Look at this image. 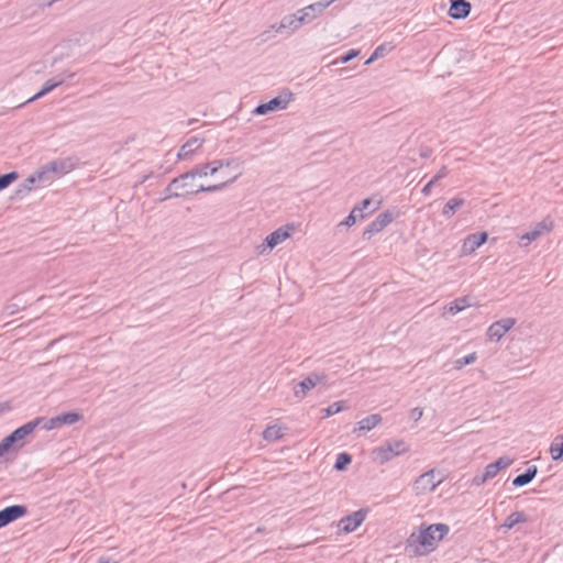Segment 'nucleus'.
<instances>
[{
	"label": "nucleus",
	"mask_w": 563,
	"mask_h": 563,
	"mask_svg": "<svg viewBox=\"0 0 563 563\" xmlns=\"http://www.w3.org/2000/svg\"><path fill=\"white\" fill-rule=\"evenodd\" d=\"M476 358H477V355H476L475 352H473L471 354H467V355H465L463 357H460V358L455 360L454 367L456 369H461V368H463L466 365L473 364L476 361Z\"/></svg>",
	"instance_id": "obj_34"
},
{
	"label": "nucleus",
	"mask_w": 563,
	"mask_h": 563,
	"mask_svg": "<svg viewBox=\"0 0 563 563\" xmlns=\"http://www.w3.org/2000/svg\"><path fill=\"white\" fill-rule=\"evenodd\" d=\"M422 417V409L421 408H413L411 411H410V418H412L413 420H419L420 418Z\"/></svg>",
	"instance_id": "obj_46"
},
{
	"label": "nucleus",
	"mask_w": 563,
	"mask_h": 563,
	"mask_svg": "<svg viewBox=\"0 0 563 563\" xmlns=\"http://www.w3.org/2000/svg\"><path fill=\"white\" fill-rule=\"evenodd\" d=\"M367 514V508H361L352 512L351 515H347L344 518H342L339 522V528L344 533H351L363 523Z\"/></svg>",
	"instance_id": "obj_11"
},
{
	"label": "nucleus",
	"mask_w": 563,
	"mask_h": 563,
	"mask_svg": "<svg viewBox=\"0 0 563 563\" xmlns=\"http://www.w3.org/2000/svg\"><path fill=\"white\" fill-rule=\"evenodd\" d=\"M555 441H559L563 444V433L555 438Z\"/></svg>",
	"instance_id": "obj_52"
},
{
	"label": "nucleus",
	"mask_w": 563,
	"mask_h": 563,
	"mask_svg": "<svg viewBox=\"0 0 563 563\" xmlns=\"http://www.w3.org/2000/svg\"><path fill=\"white\" fill-rule=\"evenodd\" d=\"M441 484V479L435 481V470H430L416 478L412 490L416 495H423L434 490Z\"/></svg>",
	"instance_id": "obj_7"
},
{
	"label": "nucleus",
	"mask_w": 563,
	"mask_h": 563,
	"mask_svg": "<svg viewBox=\"0 0 563 563\" xmlns=\"http://www.w3.org/2000/svg\"><path fill=\"white\" fill-rule=\"evenodd\" d=\"M421 156H422V157H428V156H429V154H428V152H424V153H422V154H421Z\"/></svg>",
	"instance_id": "obj_53"
},
{
	"label": "nucleus",
	"mask_w": 563,
	"mask_h": 563,
	"mask_svg": "<svg viewBox=\"0 0 563 563\" xmlns=\"http://www.w3.org/2000/svg\"><path fill=\"white\" fill-rule=\"evenodd\" d=\"M527 521V516L523 511H515V512H511L504 521L503 523V527L506 528V529H511L514 528L516 525L518 523H521V522H526Z\"/></svg>",
	"instance_id": "obj_29"
},
{
	"label": "nucleus",
	"mask_w": 563,
	"mask_h": 563,
	"mask_svg": "<svg viewBox=\"0 0 563 563\" xmlns=\"http://www.w3.org/2000/svg\"><path fill=\"white\" fill-rule=\"evenodd\" d=\"M512 463V459L508 456H501L497 459L495 462L489 463L485 466L484 472L488 476L489 479L494 478L501 470L507 468Z\"/></svg>",
	"instance_id": "obj_21"
},
{
	"label": "nucleus",
	"mask_w": 563,
	"mask_h": 563,
	"mask_svg": "<svg viewBox=\"0 0 563 563\" xmlns=\"http://www.w3.org/2000/svg\"><path fill=\"white\" fill-rule=\"evenodd\" d=\"M12 442L9 440L8 437H5L1 442H0V456L8 452L9 449L12 446Z\"/></svg>",
	"instance_id": "obj_44"
},
{
	"label": "nucleus",
	"mask_w": 563,
	"mask_h": 563,
	"mask_svg": "<svg viewBox=\"0 0 563 563\" xmlns=\"http://www.w3.org/2000/svg\"><path fill=\"white\" fill-rule=\"evenodd\" d=\"M8 405L7 404H0V412H2L4 409H8Z\"/></svg>",
	"instance_id": "obj_51"
},
{
	"label": "nucleus",
	"mask_w": 563,
	"mask_h": 563,
	"mask_svg": "<svg viewBox=\"0 0 563 563\" xmlns=\"http://www.w3.org/2000/svg\"><path fill=\"white\" fill-rule=\"evenodd\" d=\"M301 20L302 19H300V14L297 11L294 14L285 15L278 24L272 25L271 29L277 33H285L286 35H290L295 31H297L301 25H303V22H301Z\"/></svg>",
	"instance_id": "obj_13"
},
{
	"label": "nucleus",
	"mask_w": 563,
	"mask_h": 563,
	"mask_svg": "<svg viewBox=\"0 0 563 563\" xmlns=\"http://www.w3.org/2000/svg\"><path fill=\"white\" fill-rule=\"evenodd\" d=\"M27 512L24 505H12L0 510V529L22 518Z\"/></svg>",
	"instance_id": "obj_15"
},
{
	"label": "nucleus",
	"mask_w": 563,
	"mask_h": 563,
	"mask_svg": "<svg viewBox=\"0 0 563 563\" xmlns=\"http://www.w3.org/2000/svg\"><path fill=\"white\" fill-rule=\"evenodd\" d=\"M449 175L446 166H442L438 173L431 178V184H437L439 180L445 178Z\"/></svg>",
	"instance_id": "obj_42"
},
{
	"label": "nucleus",
	"mask_w": 563,
	"mask_h": 563,
	"mask_svg": "<svg viewBox=\"0 0 563 563\" xmlns=\"http://www.w3.org/2000/svg\"><path fill=\"white\" fill-rule=\"evenodd\" d=\"M7 309L9 310V314H13L18 308H15L13 305H10L7 307Z\"/></svg>",
	"instance_id": "obj_49"
},
{
	"label": "nucleus",
	"mask_w": 563,
	"mask_h": 563,
	"mask_svg": "<svg viewBox=\"0 0 563 563\" xmlns=\"http://www.w3.org/2000/svg\"><path fill=\"white\" fill-rule=\"evenodd\" d=\"M271 32H272L271 30H266L263 33H261V35H260L261 36V41L262 42L268 41L272 37Z\"/></svg>",
	"instance_id": "obj_48"
},
{
	"label": "nucleus",
	"mask_w": 563,
	"mask_h": 563,
	"mask_svg": "<svg viewBox=\"0 0 563 563\" xmlns=\"http://www.w3.org/2000/svg\"><path fill=\"white\" fill-rule=\"evenodd\" d=\"M357 216H356V210H351V212L349 213V216L340 223L341 225H345L347 228L352 227L353 224H355L356 220H357Z\"/></svg>",
	"instance_id": "obj_41"
},
{
	"label": "nucleus",
	"mask_w": 563,
	"mask_h": 563,
	"mask_svg": "<svg viewBox=\"0 0 563 563\" xmlns=\"http://www.w3.org/2000/svg\"><path fill=\"white\" fill-rule=\"evenodd\" d=\"M383 418L378 413L369 415L357 422L358 430L371 431L382 422Z\"/></svg>",
	"instance_id": "obj_25"
},
{
	"label": "nucleus",
	"mask_w": 563,
	"mask_h": 563,
	"mask_svg": "<svg viewBox=\"0 0 563 563\" xmlns=\"http://www.w3.org/2000/svg\"><path fill=\"white\" fill-rule=\"evenodd\" d=\"M351 462L352 455L346 452H342L336 456L334 468L340 472L345 471L347 466L351 464Z\"/></svg>",
	"instance_id": "obj_30"
},
{
	"label": "nucleus",
	"mask_w": 563,
	"mask_h": 563,
	"mask_svg": "<svg viewBox=\"0 0 563 563\" xmlns=\"http://www.w3.org/2000/svg\"><path fill=\"white\" fill-rule=\"evenodd\" d=\"M328 376L324 373H311L294 387L296 398L302 399L308 391L319 384H327Z\"/></svg>",
	"instance_id": "obj_6"
},
{
	"label": "nucleus",
	"mask_w": 563,
	"mask_h": 563,
	"mask_svg": "<svg viewBox=\"0 0 563 563\" xmlns=\"http://www.w3.org/2000/svg\"><path fill=\"white\" fill-rule=\"evenodd\" d=\"M395 46L391 43H383L374 49V57L382 58L390 53Z\"/></svg>",
	"instance_id": "obj_38"
},
{
	"label": "nucleus",
	"mask_w": 563,
	"mask_h": 563,
	"mask_svg": "<svg viewBox=\"0 0 563 563\" xmlns=\"http://www.w3.org/2000/svg\"><path fill=\"white\" fill-rule=\"evenodd\" d=\"M243 173L239 158L213 161V191L222 190L228 184L234 183Z\"/></svg>",
	"instance_id": "obj_2"
},
{
	"label": "nucleus",
	"mask_w": 563,
	"mask_h": 563,
	"mask_svg": "<svg viewBox=\"0 0 563 563\" xmlns=\"http://www.w3.org/2000/svg\"><path fill=\"white\" fill-rule=\"evenodd\" d=\"M435 184H431V179L424 185V187L422 188L421 192L423 196H429L431 194V190H432V187L434 186Z\"/></svg>",
	"instance_id": "obj_47"
},
{
	"label": "nucleus",
	"mask_w": 563,
	"mask_h": 563,
	"mask_svg": "<svg viewBox=\"0 0 563 563\" xmlns=\"http://www.w3.org/2000/svg\"><path fill=\"white\" fill-rule=\"evenodd\" d=\"M44 181H46L44 178V172H41V169H40L36 173L29 176L27 178H25L19 185L18 189L15 190V195L23 197L32 190V188L35 184H41Z\"/></svg>",
	"instance_id": "obj_20"
},
{
	"label": "nucleus",
	"mask_w": 563,
	"mask_h": 563,
	"mask_svg": "<svg viewBox=\"0 0 563 563\" xmlns=\"http://www.w3.org/2000/svg\"><path fill=\"white\" fill-rule=\"evenodd\" d=\"M75 167V163L73 158L66 157V158H59L55 159L45 166L41 168V172H44V178L45 180H49V174L56 173V174H67L70 170H73Z\"/></svg>",
	"instance_id": "obj_12"
},
{
	"label": "nucleus",
	"mask_w": 563,
	"mask_h": 563,
	"mask_svg": "<svg viewBox=\"0 0 563 563\" xmlns=\"http://www.w3.org/2000/svg\"><path fill=\"white\" fill-rule=\"evenodd\" d=\"M210 168V163L203 164L200 168H194L184 175H188L186 179V184L190 186H195L196 190L189 192V195H195L202 191H211V185L207 184L208 169Z\"/></svg>",
	"instance_id": "obj_5"
},
{
	"label": "nucleus",
	"mask_w": 563,
	"mask_h": 563,
	"mask_svg": "<svg viewBox=\"0 0 563 563\" xmlns=\"http://www.w3.org/2000/svg\"><path fill=\"white\" fill-rule=\"evenodd\" d=\"M40 426H42V428L44 430L49 431V430H53V429L59 427V420H58L57 416L53 417V418H49V419L43 418V421L41 422Z\"/></svg>",
	"instance_id": "obj_39"
},
{
	"label": "nucleus",
	"mask_w": 563,
	"mask_h": 563,
	"mask_svg": "<svg viewBox=\"0 0 563 563\" xmlns=\"http://www.w3.org/2000/svg\"><path fill=\"white\" fill-rule=\"evenodd\" d=\"M515 324V318H504L495 321L489 325L487 336L490 340L499 341Z\"/></svg>",
	"instance_id": "obj_14"
},
{
	"label": "nucleus",
	"mask_w": 563,
	"mask_h": 563,
	"mask_svg": "<svg viewBox=\"0 0 563 563\" xmlns=\"http://www.w3.org/2000/svg\"><path fill=\"white\" fill-rule=\"evenodd\" d=\"M336 0H323L318 1L314 3H311L300 10H298V13L300 14L301 22L303 24H308L312 22L316 18L321 15L332 3H334Z\"/></svg>",
	"instance_id": "obj_9"
},
{
	"label": "nucleus",
	"mask_w": 563,
	"mask_h": 563,
	"mask_svg": "<svg viewBox=\"0 0 563 563\" xmlns=\"http://www.w3.org/2000/svg\"><path fill=\"white\" fill-rule=\"evenodd\" d=\"M380 201L376 203L373 202L371 198H365L361 201L360 205L355 206L352 210H356V216L358 220L366 218L368 214H372L379 208Z\"/></svg>",
	"instance_id": "obj_22"
},
{
	"label": "nucleus",
	"mask_w": 563,
	"mask_h": 563,
	"mask_svg": "<svg viewBox=\"0 0 563 563\" xmlns=\"http://www.w3.org/2000/svg\"><path fill=\"white\" fill-rule=\"evenodd\" d=\"M409 449L410 446L404 440L390 439L385 441L380 446L375 448L372 454L374 459L383 465L394 457L407 453Z\"/></svg>",
	"instance_id": "obj_3"
},
{
	"label": "nucleus",
	"mask_w": 563,
	"mask_h": 563,
	"mask_svg": "<svg viewBox=\"0 0 563 563\" xmlns=\"http://www.w3.org/2000/svg\"><path fill=\"white\" fill-rule=\"evenodd\" d=\"M395 219L394 212L390 210H386L378 214L375 220H373L364 230L363 239L369 240L376 233L383 231L389 223H391Z\"/></svg>",
	"instance_id": "obj_8"
},
{
	"label": "nucleus",
	"mask_w": 563,
	"mask_h": 563,
	"mask_svg": "<svg viewBox=\"0 0 563 563\" xmlns=\"http://www.w3.org/2000/svg\"><path fill=\"white\" fill-rule=\"evenodd\" d=\"M64 82V78L59 79H48L44 82L43 87L38 92H36L32 98L27 100V102H32L33 100H36L46 93L51 92L56 87L60 86Z\"/></svg>",
	"instance_id": "obj_26"
},
{
	"label": "nucleus",
	"mask_w": 563,
	"mask_h": 563,
	"mask_svg": "<svg viewBox=\"0 0 563 563\" xmlns=\"http://www.w3.org/2000/svg\"><path fill=\"white\" fill-rule=\"evenodd\" d=\"M262 437L267 442H275L284 437V431L282 427L273 424L264 429Z\"/></svg>",
	"instance_id": "obj_27"
},
{
	"label": "nucleus",
	"mask_w": 563,
	"mask_h": 563,
	"mask_svg": "<svg viewBox=\"0 0 563 563\" xmlns=\"http://www.w3.org/2000/svg\"><path fill=\"white\" fill-rule=\"evenodd\" d=\"M488 240V234L486 231H481L476 233L468 234L462 244V253L463 254H472L478 247H481Z\"/></svg>",
	"instance_id": "obj_16"
},
{
	"label": "nucleus",
	"mask_w": 563,
	"mask_h": 563,
	"mask_svg": "<svg viewBox=\"0 0 563 563\" xmlns=\"http://www.w3.org/2000/svg\"><path fill=\"white\" fill-rule=\"evenodd\" d=\"M375 59H378V57H374V53L371 55V57L366 60L365 64H371L372 62H374Z\"/></svg>",
	"instance_id": "obj_50"
},
{
	"label": "nucleus",
	"mask_w": 563,
	"mask_h": 563,
	"mask_svg": "<svg viewBox=\"0 0 563 563\" xmlns=\"http://www.w3.org/2000/svg\"><path fill=\"white\" fill-rule=\"evenodd\" d=\"M292 229V225L278 228L265 238L263 245L269 250H273L276 245L290 238Z\"/></svg>",
	"instance_id": "obj_17"
},
{
	"label": "nucleus",
	"mask_w": 563,
	"mask_h": 563,
	"mask_svg": "<svg viewBox=\"0 0 563 563\" xmlns=\"http://www.w3.org/2000/svg\"><path fill=\"white\" fill-rule=\"evenodd\" d=\"M537 473L538 467L536 465H531L523 473L517 475L512 479V485L515 487H522L525 485H528L536 477Z\"/></svg>",
	"instance_id": "obj_24"
},
{
	"label": "nucleus",
	"mask_w": 563,
	"mask_h": 563,
	"mask_svg": "<svg viewBox=\"0 0 563 563\" xmlns=\"http://www.w3.org/2000/svg\"><path fill=\"white\" fill-rule=\"evenodd\" d=\"M465 200L463 198L454 197L450 199L442 209V214L445 218H451L459 208L464 206Z\"/></svg>",
	"instance_id": "obj_28"
},
{
	"label": "nucleus",
	"mask_w": 563,
	"mask_h": 563,
	"mask_svg": "<svg viewBox=\"0 0 563 563\" xmlns=\"http://www.w3.org/2000/svg\"><path fill=\"white\" fill-rule=\"evenodd\" d=\"M59 420V427L62 424H74L80 419V415L76 412H66L57 416Z\"/></svg>",
	"instance_id": "obj_33"
},
{
	"label": "nucleus",
	"mask_w": 563,
	"mask_h": 563,
	"mask_svg": "<svg viewBox=\"0 0 563 563\" xmlns=\"http://www.w3.org/2000/svg\"><path fill=\"white\" fill-rule=\"evenodd\" d=\"M42 421V417L35 418L34 420L29 421L23 426L16 428L7 437L12 442V444H15L16 442L23 440L26 435L31 434L35 430V428L41 424Z\"/></svg>",
	"instance_id": "obj_18"
},
{
	"label": "nucleus",
	"mask_w": 563,
	"mask_h": 563,
	"mask_svg": "<svg viewBox=\"0 0 563 563\" xmlns=\"http://www.w3.org/2000/svg\"><path fill=\"white\" fill-rule=\"evenodd\" d=\"M188 175H180L179 177L174 178L165 189V199L172 197H185L189 196L195 189V186L187 185L185 181Z\"/></svg>",
	"instance_id": "obj_10"
},
{
	"label": "nucleus",
	"mask_w": 563,
	"mask_h": 563,
	"mask_svg": "<svg viewBox=\"0 0 563 563\" xmlns=\"http://www.w3.org/2000/svg\"><path fill=\"white\" fill-rule=\"evenodd\" d=\"M534 229H539L543 232L545 231H550L552 229V221H550L549 223L547 222V220H543L541 222H539Z\"/></svg>",
	"instance_id": "obj_45"
},
{
	"label": "nucleus",
	"mask_w": 563,
	"mask_h": 563,
	"mask_svg": "<svg viewBox=\"0 0 563 563\" xmlns=\"http://www.w3.org/2000/svg\"><path fill=\"white\" fill-rule=\"evenodd\" d=\"M358 55V51L356 49H349L346 53H344L342 56H340L334 63L335 64H346L353 58H355Z\"/></svg>",
	"instance_id": "obj_40"
},
{
	"label": "nucleus",
	"mask_w": 563,
	"mask_h": 563,
	"mask_svg": "<svg viewBox=\"0 0 563 563\" xmlns=\"http://www.w3.org/2000/svg\"><path fill=\"white\" fill-rule=\"evenodd\" d=\"M541 234H542V231L539 229H533L531 231H528L523 235H521V238H520L521 244L527 246L529 243L537 240Z\"/></svg>",
	"instance_id": "obj_37"
},
{
	"label": "nucleus",
	"mask_w": 563,
	"mask_h": 563,
	"mask_svg": "<svg viewBox=\"0 0 563 563\" xmlns=\"http://www.w3.org/2000/svg\"><path fill=\"white\" fill-rule=\"evenodd\" d=\"M203 143L202 139H199L197 136H191L179 150L178 152V158L179 159H186L188 158L192 153H195L198 148L201 147Z\"/></svg>",
	"instance_id": "obj_23"
},
{
	"label": "nucleus",
	"mask_w": 563,
	"mask_h": 563,
	"mask_svg": "<svg viewBox=\"0 0 563 563\" xmlns=\"http://www.w3.org/2000/svg\"><path fill=\"white\" fill-rule=\"evenodd\" d=\"M488 476L486 475L485 472H483L482 474H477L473 477L472 479V485L474 486H482L483 484H485L487 481H488Z\"/></svg>",
	"instance_id": "obj_43"
},
{
	"label": "nucleus",
	"mask_w": 563,
	"mask_h": 563,
	"mask_svg": "<svg viewBox=\"0 0 563 563\" xmlns=\"http://www.w3.org/2000/svg\"><path fill=\"white\" fill-rule=\"evenodd\" d=\"M450 531L445 523L421 525L418 532H412L407 539L406 549L415 556L426 555L435 550L440 542Z\"/></svg>",
	"instance_id": "obj_1"
},
{
	"label": "nucleus",
	"mask_w": 563,
	"mask_h": 563,
	"mask_svg": "<svg viewBox=\"0 0 563 563\" xmlns=\"http://www.w3.org/2000/svg\"><path fill=\"white\" fill-rule=\"evenodd\" d=\"M450 3L448 13L452 19H465L471 12L472 5L467 0H451Z\"/></svg>",
	"instance_id": "obj_19"
},
{
	"label": "nucleus",
	"mask_w": 563,
	"mask_h": 563,
	"mask_svg": "<svg viewBox=\"0 0 563 563\" xmlns=\"http://www.w3.org/2000/svg\"><path fill=\"white\" fill-rule=\"evenodd\" d=\"M295 95L289 90L285 89L278 96L272 98L267 102L260 103L253 111L254 114L265 115L269 112L284 110L294 99Z\"/></svg>",
	"instance_id": "obj_4"
},
{
	"label": "nucleus",
	"mask_w": 563,
	"mask_h": 563,
	"mask_svg": "<svg viewBox=\"0 0 563 563\" xmlns=\"http://www.w3.org/2000/svg\"><path fill=\"white\" fill-rule=\"evenodd\" d=\"M344 408H345L344 400L335 401V402L331 404L330 406H328L325 409H323L324 417H331L335 413H339Z\"/></svg>",
	"instance_id": "obj_35"
},
{
	"label": "nucleus",
	"mask_w": 563,
	"mask_h": 563,
	"mask_svg": "<svg viewBox=\"0 0 563 563\" xmlns=\"http://www.w3.org/2000/svg\"><path fill=\"white\" fill-rule=\"evenodd\" d=\"M550 454L553 461H560L563 457V444L559 441H553L550 446Z\"/></svg>",
	"instance_id": "obj_36"
},
{
	"label": "nucleus",
	"mask_w": 563,
	"mask_h": 563,
	"mask_svg": "<svg viewBox=\"0 0 563 563\" xmlns=\"http://www.w3.org/2000/svg\"><path fill=\"white\" fill-rule=\"evenodd\" d=\"M468 306L467 297L457 298L449 305V312L455 314Z\"/></svg>",
	"instance_id": "obj_31"
},
{
	"label": "nucleus",
	"mask_w": 563,
	"mask_h": 563,
	"mask_svg": "<svg viewBox=\"0 0 563 563\" xmlns=\"http://www.w3.org/2000/svg\"><path fill=\"white\" fill-rule=\"evenodd\" d=\"M19 178L18 172H10L0 175V191L8 188L13 181Z\"/></svg>",
	"instance_id": "obj_32"
}]
</instances>
